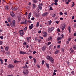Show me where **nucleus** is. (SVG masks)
Here are the masks:
<instances>
[{
  "label": "nucleus",
  "mask_w": 76,
  "mask_h": 76,
  "mask_svg": "<svg viewBox=\"0 0 76 76\" xmlns=\"http://www.w3.org/2000/svg\"><path fill=\"white\" fill-rule=\"evenodd\" d=\"M15 22H16V21H15V20H13L12 21V23H10V24L11 27H12V28H13V26H15Z\"/></svg>",
  "instance_id": "obj_1"
},
{
  "label": "nucleus",
  "mask_w": 76,
  "mask_h": 76,
  "mask_svg": "<svg viewBox=\"0 0 76 76\" xmlns=\"http://www.w3.org/2000/svg\"><path fill=\"white\" fill-rule=\"evenodd\" d=\"M54 30V28L53 27H51L50 28L48 31L49 33H51Z\"/></svg>",
  "instance_id": "obj_2"
},
{
  "label": "nucleus",
  "mask_w": 76,
  "mask_h": 76,
  "mask_svg": "<svg viewBox=\"0 0 76 76\" xmlns=\"http://www.w3.org/2000/svg\"><path fill=\"white\" fill-rule=\"evenodd\" d=\"M66 26V24L65 23H64L63 25H62L61 26V29H62V31H63V30H64Z\"/></svg>",
  "instance_id": "obj_3"
},
{
  "label": "nucleus",
  "mask_w": 76,
  "mask_h": 76,
  "mask_svg": "<svg viewBox=\"0 0 76 76\" xmlns=\"http://www.w3.org/2000/svg\"><path fill=\"white\" fill-rule=\"evenodd\" d=\"M29 73V71L28 70H24L23 71V73L24 75H28Z\"/></svg>",
  "instance_id": "obj_4"
},
{
  "label": "nucleus",
  "mask_w": 76,
  "mask_h": 76,
  "mask_svg": "<svg viewBox=\"0 0 76 76\" xmlns=\"http://www.w3.org/2000/svg\"><path fill=\"white\" fill-rule=\"evenodd\" d=\"M27 54V53L25 52L22 51H20V54H23V55H24V54Z\"/></svg>",
  "instance_id": "obj_5"
},
{
  "label": "nucleus",
  "mask_w": 76,
  "mask_h": 76,
  "mask_svg": "<svg viewBox=\"0 0 76 76\" xmlns=\"http://www.w3.org/2000/svg\"><path fill=\"white\" fill-rule=\"evenodd\" d=\"M8 67L10 69H13L14 67V66L11 64H10L8 66Z\"/></svg>",
  "instance_id": "obj_6"
},
{
  "label": "nucleus",
  "mask_w": 76,
  "mask_h": 76,
  "mask_svg": "<svg viewBox=\"0 0 76 76\" xmlns=\"http://www.w3.org/2000/svg\"><path fill=\"white\" fill-rule=\"evenodd\" d=\"M19 32L21 33L20 34V35L21 36H23V35H24V32H23V31L22 30H20Z\"/></svg>",
  "instance_id": "obj_7"
},
{
  "label": "nucleus",
  "mask_w": 76,
  "mask_h": 76,
  "mask_svg": "<svg viewBox=\"0 0 76 76\" xmlns=\"http://www.w3.org/2000/svg\"><path fill=\"white\" fill-rule=\"evenodd\" d=\"M48 12H46L43 14L42 15V16L43 17H45L46 16H47V15H48Z\"/></svg>",
  "instance_id": "obj_8"
},
{
  "label": "nucleus",
  "mask_w": 76,
  "mask_h": 76,
  "mask_svg": "<svg viewBox=\"0 0 76 76\" xmlns=\"http://www.w3.org/2000/svg\"><path fill=\"white\" fill-rule=\"evenodd\" d=\"M49 61H50L52 63H54V59H53V58L52 57L49 60Z\"/></svg>",
  "instance_id": "obj_9"
},
{
  "label": "nucleus",
  "mask_w": 76,
  "mask_h": 76,
  "mask_svg": "<svg viewBox=\"0 0 76 76\" xmlns=\"http://www.w3.org/2000/svg\"><path fill=\"white\" fill-rule=\"evenodd\" d=\"M28 23V21L27 20H26L25 21L22 22L21 23V24H23L24 25H25V24H26Z\"/></svg>",
  "instance_id": "obj_10"
},
{
  "label": "nucleus",
  "mask_w": 76,
  "mask_h": 76,
  "mask_svg": "<svg viewBox=\"0 0 76 76\" xmlns=\"http://www.w3.org/2000/svg\"><path fill=\"white\" fill-rule=\"evenodd\" d=\"M10 14L11 15V16H12V17H15V14H14L13 12H10Z\"/></svg>",
  "instance_id": "obj_11"
},
{
  "label": "nucleus",
  "mask_w": 76,
  "mask_h": 76,
  "mask_svg": "<svg viewBox=\"0 0 76 76\" xmlns=\"http://www.w3.org/2000/svg\"><path fill=\"white\" fill-rule=\"evenodd\" d=\"M53 39V37L51 36H49L48 38V41H52V39Z\"/></svg>",
  "instance_id": "obj_12"
},
{
  "label": "nucleus",
  "mask_w": 76,
  "mask_h": 76,
  "mask_svg": "<svg viewBox=\"0 0 76 76\" xmlns=\"http://www.w3.org/2000/svg\"><path fill=\"white\" fill-rule=\"evenodd\" d=\"M43 33L44 34L43 35V37H45L47 36L48 34L47 33L45 32H43Z\"/></svg>",
  "instance_id": "obj_13"
},
{
  "label": "nucleus",
  "mask_w": 76,
  "mask_h": 76,
  "mask_svg": "<svg viewBox=\"0 0 76 76\" xmlns=\"http://www.w3.org/2000/svg\"><path fill=\"white\" fill-rule=\"evenodd\" d=\"M29 28L30 29H32V28H34V25L33 24H31V26H29Z\"/></svg>",
  "instance_id": "obj_14"
},
{
  "label": "nucleus",
  "mask_w": 76,
  "mask_h": 76,
  "mask_svg": "<svg viewBox=\"0 0 76 76\" xmlns=\"http://www.w3.org/2000/svg\"><path fill=\"white\" fill-rule=\"evenodd\" d=\"M51 23H52L51 20L49 21L48 23V24L47 25L48 26V25H50L51 24Z\"/></svg>",
  "instance_id": "obj_15"
},
{
  "label": "nucleus",
  "mask_w": 76,
  "mask_h": 76,
  "mask_svg": "<svg viewBox=\"0 0 76 76\" xmlns=\"http://www.w3.org/2000/svg\"><path fill=\"white\" fill-rule=\"evenodd\" d=\"M12 19L11 18H10L9 17L8 18V22H10L12 21Z\"/></svg>",
  "instance_id": "obj_16"
},
{
  "label": "nucleus",
  "mask_w": 76,
  "mask_h": 76,
  "mask_svg": "<svg viewBox=\"0 0 76 76\" xmlns=\"http://www.w3.org/2000/svg\"><path fill=\"white\" fill-rule=\"evenodd\" d=\"M21 61H18L16 60H15L14 61V63H21Z\"/></svg>",
  "instance_id": "obj_17"
},
{
  "label": "nucleus",
  "mask_w": 76,
  "mask_h": 76,
  "mask_svg": "<svg viewBox=\"0 0 76 76\" xmlns=\"http://www.w3.org/2000/svg\"><path fill=\"white\" fill-rule=\"evenodd\" d=\"M52 57H51V56H47V58L49 60H50V59H51Z\"/></svg>",
  "instance_id": "obj_18"
},
{
  "label": "nucleus",
  "mask_w": 76,
  "mask_h": 76,
  "mask_svg": "<svg viewBox=\"0 0 76 76\" xmlns=\"http://www.w3.org/2000/svg\"><path fill=\"white\" fill-rule=\"evenodd\" d=\"M46 49V47L45 46H43L42 48V51H45Z\"/></svg>",
  "instance_id": "obj_19"
},
{
  "label": "nucleus",
  "mask_w": 76,
  "mask_h": 76,
  "mask_svg": "<svg viewBox=\"0 0 76 76\" xmlns=\"http://www.w3.org/2000/svg\"><path fill=\"white\" fill-rule=\"evenodd\" d=\"M38 7L39 9L40 10H42V7H41V5H38Z\"/></svg>",
  "instance_id": "obj_20"
},
{
  "label": "nucleus",
  "mask_w": 76,
  "mask_h": 76,
  "mask_svg": "<svg viewBox=\"0 0 76 76\" xmlns=\"http://www.w3.org/2000/svg\"><path fill=\"white\" fill-rule=\"evenodd\" d=\"M72 48L74 50H76V45H74L72 46Z\"/></svg>",
  "instance_id": "obj_21"
},
{
  "label": "nucleus",
  "mask_w": 76,
  "mask_h": 76,
  "mask_svg": "<svg viewBox=\"0 0 76 76\" xmlns=\"http://www.w3.org/2000/svg\"><path fill=\"white\" fill-rule=\"evenodd\" d=\"M5 48V50L6 51H7L9 50V46L6 47Z\"/></svg>",
  "instance_id": "obj_22"
},
{
  "label": "nucleus",
  "mask_w": 76,
  "mask_h": 76,
  "mask_svg": "<svg viewBox=\"0 0 76 76\" xmlns=\"http://www.w3.org/2000/svg\"><path fill=\"white\" fill-rule=\"evenodd\" d=\"M62 39V37H59L57 38L58 41H59L60 40H61Z\"/></svg>",
  "instance_id": "obj_23"
},
{
  "label": "nucleus",
  "mask_w": 76,
  "mask_h": 76,
  "mask_svg": "<svg viewBox=\"0 0 76 76\" xmlns=\"http://www.w3.org/2000/svg\"><path fill=\"white\" fill-rule=\"evenodd\" d=\"M46 66L48 68V69H49L50 68V65H49V64L46 63Z\"/></svg>",
  "instance_id": "obj_24"
},
{
  "label": "nucleus",
  "mask_w": 76,
  "mask_h": 76,
  "mask_svg": "<svg viewBox=\"0 0 76 76\" xmlns=\"http://www.w3.org/2000/svg\"><path fill=\"white\" fill-rule=\"evenodd\" d=\"M0 61L1 64H2L3 63V60L1 58H0Z\"/></svg>",
  "instance_id": "obj_25"
},
{
  "label": "nucleus",
  "mask_w": 76,
  "mask_h": 76,
  "mask_svg": "<svg viewBox=\"0 0 76 76\" xmlns=\"http://www.w3.org/2000/svg\"><path fill=\"white\" fill-rule=\"evenodd\" d=\"M18 7H14L13 10H18Z\"/></svg>",
  "instance_id": "obj_26"
},
{
  "label": "nucleus",
  "mask_w": 76,
  "mask_h": 76,
  "mask_svg": "<svg viewBox=\"0 0 76 76\" xmlns=\"http://www.w3.org/2000/svg\"><path fill=\"white\" fill-rule=\"evenodd\" d=\"M68 30H69V33H70L71 32V28H70V26L68 28Z\"/></svg>",
  "instance_id": "obj_27"
},
{
  "label": "nucleus",
  "mask_w": 76,
  "mask_h": 76,
  "mask_svg": "<svg viewBox=\"0 0 76 76\" xmlns=\"http://www.w3.org/2000/svg\"><path fill=\"white\" fill-rule=\"evenodd\" d=\"M26 39L27 40V41L28 42H29V37H26Z\"/></svg>",
  "instance_id": "obj_28"
},
{
  "label": "nucleus",
  "mask_w": 76,
  "mask_h": 76,
  "mask_svg": "<svg viewBox=\"0 0 76 76\" xmlns=\"http://www.w3.org/2000/svg\"><path fill=\"white\" fill-rule=\"evenodd\" d=\"M32 5H33V7L34 8H35V7H36V5H35V4H33Z\"/></svg>",
  "instance_id": "obj_29"
},
{
  "label": "nucleus",
  "mask_w": 76,
  "mask_h": 76,
  "mask_svg": "<svg viewBox=\"0 0 76 76\" xmlns=\"http://www.w3.org/2000/svg\"><path fill=\"white\" fill-rule=\"evenodd\" d=\"M39 23L38 22H37V24L36 26V27H38V26H39Z\"/></svg>",
  "instance_id": "obj_30"
},
{
  "label": "nucleus",
  "mask_w": 76,
  "mask_h": 76,
  "mask_svg": "<svg viewBox=\"0 0 76 76\" xmlns=\"http://www.w3.org/2000/svg\"><path fill=\"white\" fill-rule=\"evenodd\" d=\"M31 12H30L29 13V14L28 15V19H29L30 18V17H31Z\"/></svg>",
  "instance_id": "obj_31"
},
{
  "label": "nucleus",
  "mask_w": 76,
  "mask_h": 76,
  "mask_svg": "<svg viewBox=\"0 0 76 76\" xmlns=\"http://www.w3.org/2000/svg\"><path fill=\"white\" fill-rule=\"evenodd\" d=\"M57 31L58 32H60V30L59 29V28H58L57 29Z\"/></svg>",
  "instance_id": "obj_32"
},
{
  "label": "nucleus",
  "mask_w": 76,
  "mask_h": 76,
  "mask_svg": "<svg viewBox=\"0 0 76 76\" xmlns=\"http://www.w3.org/2000/svg\"><path fill=\"white\" fill-rule=\"evenodd\" d=\"M59 52V50H57L55 52V54H57L58 53V52Z\"/></svg>",
  "instance_id": "obj_33"
},
{
  "label": "nucleus",
  "mask_w": 76,
  "mask_h": 76,
  "mask_svg": "<svg viewBox=\"0 0 76 76\" xmlns=\"http://www.w3.org/2000/svg\"><path fill=\"white\" fill-rule=\"evenodd\" d=\"M33 1L34 3H37V0H33Z\"/></svg>",
  "instance_id": "obj_34"
},
{
  "label": "nucleus",
  "mask_w": 76,
  "mask_h": 76,
  "mask_svg": "<svg viewBox=\"0 0 76 76\" xmlns=\"http://www.w3.org/2000/svg\"><path fill=\"white\" fill-rule=\"evenodd\" d=\"M53 44H51L50 46H49V48H53Z\"/></svg>",
  "instance_id": "obj_35"
},
{
  "label": "nucleus",
  "mask_w": 76,
  "mask_h": 76,
  "mask_svg": "<svg viewBox=\"0 0 76 76\" xmlns=\"http://www.w3.org/2000/svg\"><path fill=\"white\" fill-rule=\"evenodd\" d=\"M33 60L34 63H37V60H36V59L35 58H34L33 59Z\"/></svg>",
  "instance_id": "obj_36"
},
{
  "label": "nucleus",
  "mask_w": 76,
  "mask_h": 76,
  "mask_svg": "<svg viewBox=\"0 0 76 76\" xmlns=\"http://www.w3.org/2000/svg\"><path fill=\"white\" fill-rule=\"evenodd\" d=\"M35 15L36 16V18H37V17H38V16H39L38 14H37V13H36Z\"/></svg>",
  "instance_id": "obj_37"
},
{
  "label": "nucleus",
  "mask_w": 76,
  "mask_h": 76,
  "mask_svg": "<svg viewBox=\"0 0 76 76\" xmlns=\"http://www.w3.org/2000/svg\"><path fill=\"white\" fill-rule=\"evenodd\" d=\"M26 43L27 42H24L23 43V44L24 45H26Z\"/></svg>",
  "instance_id": "obj_38"
},
{
  "label": "nucleus",
  "mask_w": 76,
  "mask_h": 76,
  "mask_svg": "<svg viewBox=\"0 0 76 76\" xmlns=\"http://www.w3.org/2000/svg\"><path fill=\"white\" fill-rule=\"evenodd\" d=\"M18 19L19 21H20L21 20V18L20 17H18Z\"/></svg>",
  "instance_id": "obj_39"
},
{
  "label": "nucleus",
  "mask_w": 76,
  "mask_h": 76,
  "mask_svg": "<svg viewBox=\"0 0 76 76\" xmlns=\"http://www.w3.org/2000/svg\"><path fill=\"white\" fill-rule=\"evenodd\" d=\"M74 6H75V3L73 2H72V7H73Z\"/></svg>",
  "instance_id": "obj_40"
},
{
  "label": "nucleus",
  "mask_w": 76,
  "mask_h": 76,
  "mask_svg": "<svg viewBox=\"0 0 76 76\" xmlns=\"http://www.w3.org/2000/svg\"><path fill=\"white\" fill-rule=\"evenodd\" d=\"M72 39V37L71 38H68V40L69 41H71V40Z\"/></svg>",
  "instance_id": "obj_41"
},
{
  "label": "nucleus",
  "mask_w": 76,
  "mask_h": 76,
  "mask_svg": "<svg viewBox=\"0 0 76 76\" xmlns=\"http://www.w3.org/2000/svg\"><path fill=\"white\" fill-rule=\"evenodd\" d=\"M45 62V61H44V60H42V64H44Z\"/></svg>",
  "instance_id": "obj_42"
},
{
  "label": "nucleus",
  "mask_w": 76,
  "mask_h": 76,
  "mask_svg": "<svg viewBox=\"0 0 76 76\" xmlns=\"http://www.w3.org/2000/svg\"><path fill=\"white\" fill-rule=\"evenodd\" d=\"M55 5H56V6L58 5V4L57 3V2H55L54 3Z\"/></svg>",
  "instance_id": "obj_43"
},
{
  "label": "nucleus",
  "mask_w": 76,
  "mask_h": 76,
  "mask_svg": "<svg viewBox=\"0 0 76 76\" xmlns=\"http://www.w3.org/2000/svg\"><path fill=\"white\" fill-rule=\"evenodd\" d=\"M0 38H1V39H3V37L2 36H1L0 37Z\"/></svg>",
  "instance_id": "obj_44"
},
{
  "label": "nucleus",
  "mask_w": 76,
  "mask_h": 76,
  "mask_svg": "<svg viewBox=\"0 0 76 76\" xmlns=\"http://www.w3.org/2000/svg\"><path fill=\"white\" fill-rule=\"evenodd\" d=\"M7 54L8 55H9L10 54V52L8 51L7 52Z\"/></svg>",
  "instance_id": "obj_45"
},
{
  "label": "nucleus",
  "mask_w": 76,
  "mask_h": 76,
  "mask_svg": "<svg viewBox=\"0 0 76 76\" xmlns=\"http://www.w3.org/2000/svg\"><path fill=\"white\" fill-rule=\"evenodd\" d=\"M5 9L6 10H8V7H7V6H6L5 7Z\"/></svg>",
  "instance_id": "obj_46"
},
{
  "label": "nucleus",
  "mask_w": 76,
  "mask_h": 76,
  "mask_svg": "<svg viewBox=\"0 0 76 76\" xmlns=\"http://www.w3.org/2000/svg\"><path fill=\"white\" fill-rule=\"evenodd\" d=\"M23 69H28V67H26L25 66L23 67Z\"/></svg>",
  "instance_id": "obj_47"
},
{
  "label": "nucleus",
  "mask_w": 76,
  "mask_h": 76,
  "mask_svg": "<svg viewBox=\"0 0 76 76\" xmlns=\"http://www.w3.org/2000/svg\"><path fill=\"white\" fill-rule=\"evenodd\" d=\"M51 42H48V45H49L51 44Z\"/></svg>",
  "instance_id": "obj_48"
},
{
  "label": "nucleus",
  "mask_w": 76,
  "mask_h": 76,
  "mask_svg": "<svg viewBox=\"0 0 76 76\" xmlns=\"http://www.w3.org/2000/svg\"><path fill=\"white\" fill-rule=\"evenodd\" d=\"M3 43V42L2 41H0V45H2Z\"/></svg>",
  "instance_id": "obj_49"
},
{
  "label": "nucleus",
  "mask_w": 76,
  "mask_h": 76,
  "mask_svg": "<svg viewBox=\"0 0 76 76\" xmlns=\"http://www.w3.org/2000/svg\"><path fill=\"white\" fill-rule=\"evenodd\" d=\"M0 52L1 53H4V50H2L0 51Z\"/></svg>",
  "instance_id": "obj_50"
},
{
  "label": "nucleus",
  "mask_w": 76,
  "mask_h": 76,
  "mask_svg": "<svg viewBox=\"0 0 76 76\" xmlns=\"http://www.w3.org/2000/svg\"><path fill=\"white\" fill-rule=\"evenodd\" d=\"M35 40H36V41H38V38H37V37H36L35 38Z\"/></svg>",
  "instance_id": "obj_51"
},
{
  "label": "nucleus",
  "mask_w": 76,
  "mask_h": 76,
  "mask_svg": "<svg viewBox=\"0 0 76 76\" xmlns=\"http://www.w3.org/2000/svg\"><path fill=\"white\" fill-rule=\"evenodd\" d=\"M57 48H60V45H58L57 46Z\"/></svg>",
  "instance_id": "obj_52"
},
{
  "label": "nucleus",
  "mask_w": 76,
  "mask_h": 76,
  "mask_svg": "<svg viewBox=\"0 0 76 76\" xmlns=\"http://www.w3.org/2000/svg\"><path fill=\"white\" fill-rule=\"evenodd\" d=\"M54 2H58V0H54Z\"/></svg>",
  "instance_id": "obj_53"
},
{
  "label": "nucleus",
  "mask_w": 76,
  "mask_h": 76,
  "mask_svg": "<svg viewBox=\"0 0 76 76\" xmlns=\"http://www.w3.org/2000/svg\"><path fill=\"white\" fill-rule=\"evenodd\" d=\"M72 75H75V72H74V71H72L71 72Z\"/></svg>",
  "instance_id": "obj_54"
},
{
  "label": "nucleus",
  "mask_w": 76,
  "mask_h": 76,
  "mask_svg": "<svg viewBox=\"0 0 76 76\" xmlns=\"http://www.w3.org/2000/svg\"><path fill=\"white\" fill-rule=\"evenodd\" d=\"M64 14L66 15H67V12H64Z\"/></svg>",
  "instance_id": "obj_55"
},
{
  "label": "nucleus",
  "mask_w": 76,
  "mask_h": 76,
  "mask_svg": "<svg viewBox=\"0 0 76 76\" xmlns=\"http://www.w3.org/2000/svg\"><path fill=\"white\" fill-rule=\"evenodd\" d=\"M50 10H53V8L52 7H50Z\"/></svg>",
  "instance_id": "obj_56"
},
{
  "label": "nucleus",
  "mask_w": 76,
  "mask_h": 76,
  "mask_svg": "<svg viewBox=\"0 0 76 76\" xmlns=\"http://www.w3.org/2000/svg\"><path fill=\"white\" fill-rule=\"evenodd\" d=\"M39 37L40 38V39H43V37H42L40 36Z\"/></svg>",
  "instance_id": "obj_57"
},
{
  "label": "nucleus",
  "mask_w": 76,
  "mask_h": 76,
  "mask_svg": "<svg viewBox=\"0 0 76 76\" xmlns=\"http://www.w3.org/2000/svg\"><path fill=\"white\" fill-rule=\"evenodd\" d=\"M7 26H10V24L9 23H7Z\"/></svg>",
  "instance_id": "obj_58"
},
{
  "label": "nucleus",
  "mask_w": 76,
  "mask_h": 76,
  "mask_svg": "<svg viewBox=\"0 0 76 76\" xmlns=\"http://www.w3.org/2000/svg\"><path fill=\"white\" fill-rule=\"evenodd\" d=\"M34 19H35V18H34V17H33L31 18V20H34Z\"/></svg>",
  "instance_id": "obj_59"
},
{
  "label": "nucleus",
  "mask_w": 76,
  "mask_h": 76,
  "mask_svg": "<svg viewBox=\"0 0 76 76\" xmlns=\"http://www.w3.org/2000/svg\"><path fill=\"white\" fill-rule=\"evenodd\" d=\"M56 17V15H55V14H54L53 15L52 17L53 18H54V17Z\"/></svg>",
  "instance_id": "obj_60"
},
{
  "label": "nucleus",
  "mask_w": 76,
  "mask_h": 76,
  "mask_svg": "<svg viewBox=\"0 0 76 76\" xmlns=\"http://www.w3.org/2000/svg\"><path fill=\"white\" fill-rule=\"evenodd\" d=\"M27 29V27H25L24 28V31H26Z\"/></svg>",
  "instance_id": "obj_61"
},
{
  "label": "nucleus",
  "mask_w": 76,
  "mask_h": 76,
  "mask_svg": "<svg viewBox=\"0 0 76 76\" xmlns=\"http://www.w3.org/2000/svg\"><path fill=\"white\" fill-rule=\"evenodd\" d=\"M34 54H36V53H37V52L35 51H34L33 53Z\"/></svg>",
  "instance_id": "obj_62"
},
{
  "label": "nucleus",
  "mask_w": 76,
  "mask_h": 76,
  "mask_svg": "<svg viewBox=\"0 0 76 76\" xmlns=\"http://www.w3.org/2000/svg\"><path fill=\"white\" fill-rule=\"evenodd\" d=\"M60 15H63V12H60Z\"/></svg>",
  "instance_id": "obj_63"
},
{
  "label": "nucleus",
  "mask_w": 76,
  "mask_h": 76,
  "mask_svg": "<svg viewBox=\"0 0 76 76\" xmlns=\"http://www.w3.org/2000/svg\"><path fill=\"white\" fill-rule=\"evenodd\" d=\"M73 52H74V50L72 49L71 50V53H73Z\"/></svg>",
  "instance_id": "obj_64"
}]
</instances>
